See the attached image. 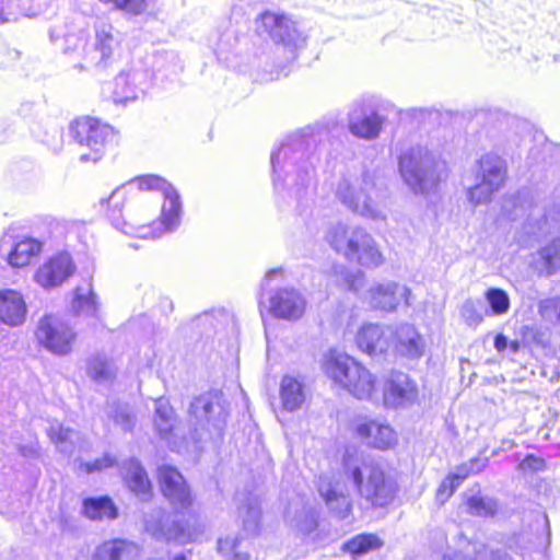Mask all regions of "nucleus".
Masks as SVG:
<instances>
[{
    "label": "nucleus",
    "instance_id": "obj_1",
    "mask_svg": "<svg viewBox=\"0 0 560 560\" xmlns=\"http://www.w3.org/2000/svg\"><path fill=\"white\" fill-rule=\"evenodd\" d=\"M112 225L126 235L159 238L175 232L183 218L178 191L158 175H143L116 188L103 200Z\"/></svg>",
    "mask_w": 560,
    "mask_h": 560
},
{
    "label": "nucleus",
    "instance_id": "obj_2",
    "mask_svg": "<svg viewBox=\"0 0 560 560\" xmlns=\"http://www.w3.org/2000/svg\"><path fill=\"white\" fill-rule=\"evenodd\" d=\"M317 138L303 131L290 136L271 153L272 180L275 190L280 194L288 191L298 200H302L316 185L315 153Z\"/></svg>",
    "mask_w": 560,
    "mask_h": 560
},
{
    "label": "nucleus",
    "instance_id": "obj_3",
    "mask_svg": "<svg viewBox=\"0 0 560 560\" xmlns=\"http://www.w3.org/2000/svg\"><path fill=\"white\" fill-rule=\"evenodd\" d=\"M398 171L405 185L415 195L429 196L435 192L442 179L445 162L439 151L416 144L400 152Z\"/></svg>",
    "mask_w": 560,
    "mask_h": 560
},
{
    "label": "nucleus",
    "instance_id": "obj_4",
    "mask_svg": "<svg viewBox=\"0 0 560 560\" xmlns=\"http://www.w3.org/2000/svg\"><path fill=\"white\" fill-rule=\"evenodd\" d=\"M377 176L375 171L361 167L348 170L336 187L337 199L352 213L380 220L385 215L375 200Z\"/></svg>",
    "mask_w": 560,
    "mask_h": 560
},
{
    "label": "nucleus",
    "instance_id": "obj_5",
    "mask_svg": "<svg viewBox=\"0 0 560 560\" xmlns=\"http://www.w3.org/2000/svg\"><path fill=\"white\" fill-rule=\"evenodd\" d=\"M343 469L360 497L371 505L383 508L394 500L396 485L378 464L347 451L343 456Z\"/></svg>",
    "mask_w": 560,
    "mask_h": 560
},
{
    "label": "nucleus",
    "instance_id": "obj_6",
    "mask_svg": "<svg viewBox=\"0 0 560 560\" xmlns=\"http://www.w3.org/2000/svg\"><path fill=\"white\" fill-rule=\"evenodd\" d=\"M326 375L362 400L377 399L374 375L348 354H331L324 364Z\"/></svg>",
    "mask_w": 560,
    "mask_h": 560
},
{
    "label": "nucleus",
    "instance_id": "obj_7",
    "mask_svg": "<svg viewBox=\"0 0 560 560\" xmlns=\"http://www.w3.org/2000/svg\"><path fill=\"white\" fill-rule=\"evenodd\" d=\"M228 416V404L221 392L211 390L196 397L189 407L194 439L198 442L221 439Z\"/></svg>",
    "mask_w": 560,
    "mask_h": 560
},
{
    "label": "nucleus",
    "instance_id": "obj_8",
    "mask_svg": "<svg viewBox=\"0 0 560 560\" xmlns=\"http://www.w3.org/2000/svg\"><path fill=\"white\" fill-rule=\"evenodd\" d=\"M504 212L511 220L526 217L528 233L535 236L560 230V202L545 208L538 205L527 190L518 191L504 201Z\"/></svg>",
    "mask_w": 560,
    "mask_h": 560
},
{
    "label": "nucleus",
    "instance_id": "obj_9",
    "mask_svg": "<svg viewBox=\"0 0 560 560\" xmlns=\"http://www.w3.org/2000/svg\"><path fill=\"white\" fill-rule=\"evenodd\" d=\"M284 271L280 268L270 269L262 282V292L259 299V307L265 310L275 318L294 322L300 319L306 308V300L303 294L294 288H281L267 290V285L273 279L283 280Z\"/></svg>",
    "mask_w": 560,
    "mask_h": 560
},
{
    "label": "nucleus",
    "instance_id": "obj_10",
    "mask_svg": "<svg viewBox=\"0 0 560 560\" xmlns=\"http://www.w3.org/2000/svg\"><path fill=\"white\" fill-rule=\"evenodd\" d=\"M477 184L467 191V198L474 206L487 203L499 191L508 176V163L499 154L489 152L476 162Z\"/></svg>",
    "mask_w": 560,
    "mask_h": 560
},
{
    "label": "nucleus",
    "instance_id": "obj_11",
    "mask_svg": "<svg viewBox=\"0 0 560 560\" xmlns=\"http://www.w3.org/2000/svg\"><path fill=\"white\" fill-rule=\"evenodd\" d=\"M390 103H381L376 97H363L355 101L348 113V130L359 139L375 140L380 137L386 118L378 108L388 109Z\"/></svg>",
    "mask_w": 560,
    "mask_h": 560
},
{
    "label": "nucleus",
    "instance_id": "obj_12",
    "mask_svg": "<svg viewBox=\"0 0 560 560\" xmlns=\"http://www.w3.org/2000/svg\"><path fill=\"white\" fill-rule=\"evenodd\" d=\"M257 27L270 36L277 44L278 50L287 51L288 61H293L296 58V51L306 44L304 33L285 14L266 11L260 14Z\"/></svg>",
    "mask_w": 560,
    "mask_h": 560
},
{
    "label": "nucleus",
    "instance_id": "obj_13",
    "mask_svg": "<svg viewBox=\"0 0 560 560\" xmlns=\"http://www.w3.org/2000/svg\"><path fill=\"white\" fill-rule=\"evenodd\" d=\"M34 336L39 347L57 357L71 353L77 340L73 327L55 314H46L39 318Z\"/></svg>",
    "mask_w": 560,
    "mask_h": 560
},
{
    "label": "nucleus",
    "instance_id": "obj_14",
    "mask_svg": "<svg viewBox=\"0 0 560 560\" xmlns=\"http://www.w3.org/2000/svg\"><path fill=\"white\" fill-rule=\"evenodd\" d=\"M70 133L80 145H85L92 151L90 154H81V162H97L105 147L115 137L110 126L91 117L79 118L71 122Z\"/></svg>",
    "mask_w": 560,
    "mask_h": 560
},
{
    "label": "nucleus",
    "instance_id": "obj_15",
    "mask_svg": "<svg viewBox=\"0 0 560 560\" xmlns=\"http://www.w3.org/2000/svg\"><path fill=\"white\" fill-rule=\"evenodd\" d=\"M121 36L114 26L103 20L94 24V38L85 51L86 66L106 68L120 48Z\"/></svg>",
    "mask_w": 560,
    "mask_h": 560
},
{
    "label": "nucleus",
    "instance_id": "obj_16",
    "mask_svg": "<svg viewBox=\"0 0 560 560\" xmlns=\"http://www.w3.org/2000/svg\"><path fill=\"white\" fill-rule=\"evenodd\" d=\"M152 83V73L142 67L121 71L114 81L112 100L127 105L142 96Z\"/></svg>",
    "mask_w": 560,
    "mask_h": 560
},
{
    "label": "nucleus",
    "instance_id": "obj_17",
    "mask_svg": "<svg viewBox=\"0 0 560 560\" xmlns=\"http://www.w3.org/2000/svg\"><path fill=\"white\" fill-rule=\"evenodd\" d=\"M144 528L158 540L187 544L194 540V535L180 522L173 520L162 509H154L144 516Z\"/></svg>",
    "mask_w": 560,
    "mask_h": 560
},
{
    "label": "nucleus",
    "instance_id": "obj_18",
    "mask_svg": "<svg viewBox=\"0 0 560 560\" xmlns=\"http://www.w3.org/2000/svg\"><path fill=\"white\" fill-rule=\"evenodd\" d=\"M77 266L68 252H59L49 257L35 272V282L45 290L61 287L75 272Z\"/></svg>",
    "mask_w": 560,
    "mask_h": 560
},
{
    "label": "nucleus",
    "instance_id": "obj_19",
    "mask_svg": "<svg viewBox=\"0 0 560 560\" xmlns=\"http://www.w3.org/2000/svg\"><path fill=\"white\" fill-rule=\"evenodd\" d=\"M411 296V290L407 285L395 281H385L371 285L366 299L372 308L393 313L402 302L406 306H410Z\"/></svg>",
    "mask_w": 560,
    "mask_h": 560
},
{
    "label": "nucleus",
    "instance_id": "obj_20",
    "mask_svg": "<svg viewBox=\"0 0 560 560\" xmlns=\"http://www.w3.org/2000/svg\"><path fill=\"white\" fill-rule=\"evenodd\" d=\"M158 476L162 492L172 506L179 512L187 511L192 497L182 474L172 466L163 465L159 467Z\"/></svg>",
    "mask_w": 560,
    "mask_h": 560
},
{
    "label": "nucleus",
    "instance_id": "obj_21",
    "mask_svg": "<svg viewBox=\"0 0 560 560\" xmlns=\"http://www.w3.org/2000/svg\"><path fill=\"white\" fill-rule=\"evenodd\" d=\"M389 341L397 355L413 360L424 353L425 341L412 324L400 323L389 327Z\"/></svg>",
    "mask_w": 560,
    "mask_h": 560
},
{
    "label": "nucleus",
    "instance_id": "obj_22",
    "mask_svg": "<svg viewBox=\"0 0 560 560\" xmlns=\"http://www.w3.org/2000/svg\"><path fill=\"white\" fill-rule=\"evenodd\" d=\"M418 399L417 384L402 372H393L384 386V405L389 408H406Z\"/></svg>",
    "mask_w": 560,
    "mask_h": 560
},
{
    "label": "nucleus",
    "instance_id": "obj_23",
    "mask_svg": "<svg viewBox=\"0 0 560 560\" xmlns=\"http://www.w3.org/2000/svg\"><path fill=\"white\" fill-rule=\"evenodd\" d=\"M318 492L328 510L338 518H347L352 510V500L343 483L323 475L318 479Z\"/></svg>",
    "mask_w": 560,
    "mask_h": 560
},
{
    "label": "nucleus",
    "instance_id": "obj_24",
    "mask_svg": "<svg viewBox=\"0 0 560 560\" xmlns=\"http://www.w3.org/2000/svg\"><path fill=\"white\" fill-rule=\"evenodd\" d=\"M362 226L346 222L329 223L324 232V240L330 248L347 260Z\"/></svg>",
    "mask_w": 560,
    "mask_h": 560
},
{
    "label": "nucleus",
    "instance_id": "obj_25",
    "mask_svg": "<svg viewBox=\"0 0 560 560\" xmlns=\"http://www.w3.org/2000/svg\"><path fill=\"white\" fill-rule=\"evenodd\" d=\"M355 341L363 352L370 355L382 354L390 347L389 327L380 324H364L358 330Z\"/></svg>",
    "mask_w": 560,
    "mask_h": 560
},
{
    "label": "nucleus",
    "instance_id": "obj_26",
    "mask_svg": "<svg viewBox=\"0 0 560 560\" xmlns=\"http://www.w3.org/2000/svg\"><path fill=\"white\" fill-rule=\"evenodd\" d=\"M348 261L357 262L365 268H377L384 262L383 254L374 237L362 228L355 242Z\"/></svg>",
    "mask_w": 560,
    "mask_h": 560
},
{
    "label": "nucleus",
    "instance_id": "obj_27",
    "mask_svg": "<svg viewBox=\"0 0 560 560\" xmlns=\"http://www.w3.org/2000/svg\"><path fill=\"white\" fill-rule=\"evenodd\" d=\"M27 313L24 296L16 290H0V322L16 327L25 322Z\"/></svg>",
    "mask_w": 560,
    "mask_h": 560
},
{
    "label": "nucleus",
    "instance_id": "obj_28",
    "mask_svg": "<svg viewBox=\"0 0 560 560\" xmlns=\"http://www.w3.org/2000/svg\"><path fill=\"white\" fill-rule=\"evenodd\" d=\"M121 476L129 490L141 501H148L152 495V485L147 471L141 464L130 458L126 460L121 468Z\"/></svg>",
    "mask_w": 560,
    "mask_h": 560
},
{
    "label": "nucleus",
    "instance_id": "obj_29",
    "mask_svg": "<svg viewBox=\"0 0 560 560\" xmlns=\"http://www.w3.org/2000/svg\"><path fill=\"white\" fill-rule=\"evenodd\" d=\"M460 550L446 553L443 560H514L508 552L489 550L481 541L460 538Z\"/></svg>",
    "mask_w": 560,
    "mask_h": 560
},
{
    "label": "nucleus",
    "instance_id": "obj_30",
    "mask_svg": "<svg viewBox=\"0 0 560 560\" xmlns=\"http://www.w3.org/2000/svg\"><path fill=\"white\" fill-rule=\"evenodd\" d=\"M139 551V546L133 541L110 539L96 547L92 560H133Z\"/></svg>",
    "mask_w": 560,
    "mask_h": 560
},
{
    "label": "nucleus",
    "instance_id": "obj_31",
    "mask_svg": "<svg viewBox=\"0 0 560 560\" xmlns=\"http://www.w3.org/2000/svg\"><path fill=\"white\" fill-rule=\"evenodd\" d=\"M354 431L357 435H371V431H377V435H373L365 443L378 450L390 448L397 442V435L388 424L378 423L374 420L358 422Z\"/></svg>",
    "mask_w": 560,
    "mask_h": 560
},
{
    "label": "nucleus",
    "instance_id": "obj_32",
    "mask_svg": "<svg viewBox=\"0 0 560 560\" xmlns=\"http://www.w3.org/2000/svg\"><path fill=\"white\" fill-rule=\"evenodd\" d=\"M280 400L287 411L301 409L306 400L303 381L293 375H284L280 383Z\"/></svg>",
    "mask_w": 560,
    "mask_h": 560
},
{
    "label": "nucleus",
    "instance_id": "obj_33",
    "mask_svg": "<svg viewBox=\"0 0 560 560\" xmlns=\"http://www.w3.org/2000/svg\"><path fill=\"white\" fill-rule=\"evenodd\" d=\"M49 0H0V24L16 19L19 13L34 16L44 11Z\"/></svg>",
    "mask_w": 560,
    "mask_h": 560
},
{
    "label": "nucleus",
    "instance_id": "obj_34",
    "mask_svg": "<svg viewBox=\"0 0 560 560\" xmlns=\"http://www.w3.org/2000/svg\"><path fill=\"white\" fill-rule=\"evenodd\" d=\"M218 551L225 560H253L254 546L248 536H226L218 540Z\"/></svg>",
    "mask_w": 560,
    "mask_h": 560
},
{
    "label": "nucleus",
    "instance_id": "obj_35",
    "mask_svg": "<svg viewBox=\"0 0 560 560\" xmlns=\"http://www.w3.org/2000/svg\"><path fill=\"white\" fill-rule=\"evenodd\" d=\"M236 500L240 502L237 508L238 516L242 520L243 530L248 535H255L260 525V505L257 497L238 493Z\"/></svg>",
    "mask_w": 560,
    "mask_h": 560
},
{
    "label": "nucleus",
    "instance_id": "obj_36",
    "mask_svg": "<svg viewBox=\"0 0 560 560\" xmlns=\"http://www.w3.org/2000/svg\"><path fill=\"white\" fill-rule=\"evenodd\" d=\"M71 308L79 316L97 315L100 303L91 282L86 281L74 289Z\"/></svg>",
    "mask_w": 560,
    "mask_h": 560
},
{
    "label": "nucleus",
    "instance_id": "obj_37",
    "mask_svg": "<svg viewBox=\"0 0 560 560\" xmlns=\"http://www.w3.org/2000/svg\"><path fill=\"white\" fill-rule=\"evenodd\" d=\"M82 513L92 521L115 520L118 509L109 497L86 498L83 500Z\"/></svg>",
    "mask_w": 560,
    "mask_h": 560
},
{
    "label": "nucleus",
    "instance_id": "obj_38",
    "mask_svg": "<svg viewBox=\"0 0 560 560\" xmlns=\"http://www.w3.org/2000/svg\"><path fill=\"white\" fill-rule=\"evenodd\" d=\"M43 249V244L33 237H26L16 242L9 255L8 262L15 268L28 265L33 257L37 256Z\"/></svg>",
    "mask_w": 560,
    "mask_h": 560
},
{
    "label": "nucleus",
    "instance_id": "obj_39",
    "mask_svg": "<svg viewBox=\"0 0 560 560\" xmlns=\"http://www.w3.org/2000/svg\"><path fill=\"white\" fill-rule=\"evenodd\" d=\"M155 415L154 425L162 439H167L174 429L176 419L173 408L170 406L168 400L161 397L154 401Z\"/></svg>",
    "mask_w": 560,
    "mask_h": 560
},
{
    "label": "nucleus",
    "instance_id": "obj_40",
    "mask_svg": "<svg viewBox=\"0 0 560 560\" xmlns=\"http://www.w3.org/2000/svg\"><path fill=\"white\" fill-rule=\"evenodd\" d=\"M467 511L470 515L478 517H493L499 511L497 499L481 493H476L466 500Z\"/></svg>",
    "mask_w": 560,
    "mask_h": 560
},
{
    "label": "nucleus",
    "instance_id": "obj_41",
    "mask_svg": "<svg viewBox=\"0 0 560 560\" xmlns=\"http://www.w3.org/2000/svg\"><path fill=\"white\" fill-rule=\"evenodd\" d=\"M48 435L58 451L63 454H71L74 448V440L78 433L69 428H63L59 423L50 424Z\"/></svg>",
    "mask_w": 560,
    "mask_h": 560
},
{
    "label": "nucleus",
    "instance_id": "obj_42",
    "mask_svg": "<svg viewBox=\"0 0 560 560\" xmlns=\"http://www.w3.org/2000/svg\"><path fill=\"white\" fill-rule=\"evenodd\" d=\"M381 546L382 541L376 535L360 534L345 542L342 549L353 557H358L378 549Z\"/></svg>",
    "mask_w": 560,
    "mask_h": 560
},
{
    "label": "nucleus",
    "instance_id": "obj_43",
    "mask_svg": "<svg viewBox=\"0 0 560 560\" xmlns=\"http://www.w3.org/2000/svg\"><path fill=\"white\" fill-rule=\"evenodd\" d=\"M88 375L94 381L102 383L114 377L112 363L103 355H95L88 362Z\"/></svg>",
    "mask_w": 560,
    "mask_h": 560
},
{
    "label": "nucleus",
    "instance_id": "obj_44",
    "mask_svg": "<svg viewBox=\"0 0 560 560\" xmlns=\"http://www.w3.org/2000/svg\"><path fill=\"white\" fill-rule=\"evenodd\" d=\"M538 256L547 275L560 270V238L539 249Z\"/></svg>",
    "mask_w": 560,
    "mask_h": 560
},
{
    "label": "nucleus",
    "instance_id": "obj_45",
    "mask_svg": "<svg viewBox=\"0 0 560 560\" xmlns=\"http://www.w3.org/2000/svg\"><path fill=\"white\" fill-rule=\"evenodd\" d=\"M485 298L490 306V314L494 316L504 315L510 310L509 294L499 288H490L487 290Z\"/></svg>",
    "mask_w": 560,
    "mask_h": 560
},
{
    "label": "nucleus",
    "instance_id": "obj_46",
    "mask_svg": "<svg viewBox=\"0 0 560 560\" xmlns=\"http://www.w3.org/2000/svg\"><path fill=\"white\" fill-rule=\"evenodd\" d=\"M108 416L124 431H131L135 427L136 418L131 408L127 404H113L109 407Z\"/></svg>",
    "mask_w": 560,
    "mask_h": 560
},
{
    "label": "nucleus",
    "instance_id": "obj_47",
    "mask_svg": "<svg viewBox=\"0 0 560 560\" xmlns=\"http://www.w3.org/2000/svg\"><path fill=\"white\" fill-rule=\"evenodd\" d=\"M318 513L314 509H303L295 517L291 518L292 526L296 527L304 535H311L318 525Z\"/></svg>",
    "mask_w": 560,
    "mask_h": 560
},
{
    "label": "nucleus",
    "instance_id": "obj_48",
    "mask_svg": "<svg viewBox=\"0 0 560 560\" xmlns=\"http://www.w3.org/2000/svg\"><path fill=\"white\" fill-rule=\"evenodd\" d=\"M538 313L546 322L560 326V296L541 300L538 303Z\"/></svg>",
    "mask_w": 560,
    "mask_h": 560
},
{
    "label": "nucleus",
    "instance_id": "obj_49",
    "mask_svg": "<svg viewBox=\"0 0 560 560\" xmlns=\"http://www.w3.org/2000/svg\"><path fill=\"white\" fill-rule=\"evenodd\" d=\"M240 31L236 28L225 30L218 37V42L214 46V52L219 59H226L224 54L230 51L238 39Z\"/></svg>",
    "mask_w": 560,
    "mask_h": 560
},
{
    "label": "nucleus",
    "instance_id": "obj_50",
    "mask_svg": "<svg viewBox=\"0 0 560 560\" xmlns=\"http://www.w3.org/2000/svg\"><path fill=\"white\" fill-rule=\"evenodd\" d=\"M105 4H112L115 9L128 14L139 15L147 9V0H100Z\"/></svg>",
    "mask_w": 560,
    "mask_h": 560
},
{
    "label": "nucleus",
    "instance_id": "obj_51",
    "mask_svg": "<svg viewBox=\"0 0 560 560\" xmlns=\"http://www.w3.org/2000/svg\"><path fill=\"white\" fill-rule=\"evenodd\" d=\"M11 443L16 447L19 453L25 458L38 457V447L35 436L28 431L25 443H22L19 436H11Z\"/></svg>",
    "mask_w": 560,
    "mask_h": 560
},
{
    "label": "nucleus",
    "instance_id": "obj_52",
    "mask_svg": "<svg viewBox=\"0 0 560 560\" xmlns=\"http://www.w3.org/2000/svg\"><path fill=\"white\" fill-rule=\"evenodd\" d=\"M488 465V458L475 457L468 463L462 464L457 467L454 474L459 476L458 479H466L468 476L482 471Z\"/></svg>",
    "mask_w": 560,
    "mask_h": 560
},
{
    "label": "nucleus",
    "instance_id": "obj_53",
    "mask_svg": "<svg viewBox=\"0 0 560 560\" xmlns=\"http://www.w3.org/2000/svg\"><path fill=\"white\" fill-rule=\"evenodd\" d=\"M547 468V463L542 457L529 454L520 463V469L524 472H538Z\"/></svg>",
    "mask_w": 560,
    "mask_h": 560
},
{
    "label": "nucleus",
    "instance_id": "obj_54",
    "mask_svg": "<svg viewBox=\"0 0 560 560\" xmlns=\"http://www.w3.org/2000/svg\"><path fill=\"white\" fill-rule=\"evenodd\" d=\"M462 316L468 326H478L482 320L483 316L479 313L474 303L467 301L462 307Z\"/></svg>",
    "mask_w": 560,
    "mask_h": 560
},
{
    "label": "nucleus",
    "instance_id": "obj_55",
    "mask_svg": "<svg viewBox=\"0 0 560 560\" xmlns=\"http://www.w3.org/2000/svg\"><path fill=\"white\" fill-rule=\"evenodd\" d=\"M115 464V458L110 455H104L102 458H97L92 463L81 464V467L85 469L86 472L100 471L104 468L112 467Z\"/></svg>",
    "mask_w": 560,
    "mask_h": 560
},
{
    "label": "nucleus",
    "instance_id": "obj_56",
    "mask_svg": "<svg viewBox=\"0 0 560 560\" xmlns=\"http://www.w3.org/2000/svg\"><path fill=\"white\" fill-rule=\"evenodd\" d=\"M451 481L444 479L441 485L438 488L436 491V500L441 503H444L452 494H447V491L450 490Z\"/></svg>",
    "mask_w": 560,
    "mask_h": 560
},
{
    "label": "nucleus",
    "instance_id": "obj_57",
    "mask_svg": "<svg viewBox=\"0 0 560 560\" xmlns=\"http://www.w3.org/2000/svg\"><path fill=\"white\" fill-rule=\"evenodd\" d=\"M459 476L457 474H451L445 479L451 481L450 490L447 491V494H453L455 490L462 485L464 479H458Z\"/></svg>",
    "mask_w": 560,
    "mask_h": 560
},
{
    "label": "nucleus",
    "instance_id": "obj_58",
    "mask_svg": "<svg viewBox=\"0 0 560 560\" xmlns=\"http://www.w3.org/2000/svg\"><path fill=\"white\" fill-rule=\"evenodd\" d=\"M506 347H508V338L502 334L497 335L494 338V348L499 352H501V351L505 350Z\"/></svg>",
    "mask_w": 560,
    "mask_h": 560
},
{
    "label": "nucleus",
    "instance_id": "obj_59",
    "mask_svg": "<svg viewBox=\"0 0 560 560\" xmlns=\"http://www.w3.org/2000/svg\"><path fill=\"white\" fill-rule=\"evenodd\" d=\"M232 18H240V19H236V24L237 25H241L242 23L246 24V20L244 19V14H243L242 8H234L232 10Z\"/></svg>",
    "mask_w": 560,
    "mask_h": 560
},
{
    "label": "nucleus",
    "instance_id": "obj_60",
    "mask_svg": "<svg viewBox=\"0 0 560 560\" xmlns=\"http://www.w3.org/2000/svg\"><path fill=\"white\" fill-rule=\"evenodd\" d=\"M7 486V479L4 478V474L0 470V492H3V487ZM0 513L7 514L8 512L3 510V508L0 505Z\"/></svg>",
    "mask_w": 560,
    "mask_h": 560
},
{
    "label": "nucleus",
    "instance_id": "obj_61",
    "mask_svg": "<svg viewBox=\"0 0 560 560\" xmlns=\"http://www.w3.org/2000/svg\"><path fill=\"white\" fill-rule=\"evenodd\" d=\"M544 518V523H545V526H546V530H547V536L548 538L550 537V526H549V521H548V517L546 514H544L542 516Z\"/></svg>",
    "mask_w": 560,
    "mask_h": 560
},
{
    "label": "nucleus",
    "instance_id": "obj_62",
    "mask_svg": "<svg viewBox=\"0 0 560 560\" xmlns=\"http://www.w3.org/2000/svg\"><path fill=\"white\" fill-rule=\"evenodd\" d=\"M373 435H377V431H371V435H358V436L365 442L366 440L373 438Z\"/></svg>",
    "mask_w": 560,
    "mask_h": 560
},
{
    "label": "nucleus",
    "instance_id": "obj_63",
    "mask_svg": "<svg viewBox=\"0 0 560 560\" xmlns=\"http://www.w3.org/2000/svg\"><path fill=\"white\" fill-rule=\"evenodd\" d=\"M7 332L4 328L0 327V341L5 337Z\"/></svg>",
    "mask_w": 560,
    "mask_h": 560
},
{
    "label": "nucleus",
    "instance_id": "obj_64",
    "mask_svg": "<svg viewBox=\"0 0 560 560\" xmlns=\"http://www.w3.org/2000/svg\"><path fill=\"white\" fill-rule=\"evenodd\" d=\"M173 560H186L184 555H177Z\"/></svg>",
    "mask_w": 560,
    "mask_h": 560
}]
</instances>
